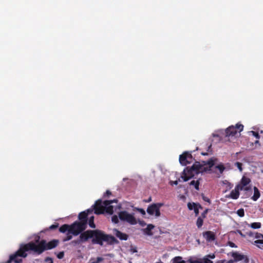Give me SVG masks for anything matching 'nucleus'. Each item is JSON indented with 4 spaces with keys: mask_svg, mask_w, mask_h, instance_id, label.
<instances>
[{
    "mask_svg": "<svg viewBox=\"0 0 263 263\" xmlns=\"http://www.w3.org/2000/svg\"><path fill=\"white\" fill-rule=\"evenodd\" d=\"M217 161V158L213 157L208 161H202L201 163L196 161L191 167H186L183 170L181 177L184 181H187L196 174L210 171Z\"/></svg>",
    "mask_w": 263,
    "mask_h": 263,
    "instance_id": "obj_1",
    "label": "nucleus"
},
{
    "mask_svg": "<svg viewBox=\"0 0 263 263\" xmlns=\"http://www.w3.org/2000/svg\"><path fill=\"white\" fill-rule=\"evenodd\" d=\"M91 242L93 244H98L102 246L103 242H106L108 245L117 244L119 241L113 236L105 233L100 230H91Z\"/></svg>",
    "mask_w": 263,
    "mask_h": 263,
    "instance_id": "obj_2",
    "label": "nucleus"
},
{
    "mask_svg": "<svg viewBox=\"0 0 263 263\" xmlns=\"http://www.w3.org/2000/svg\"><path fill=\"white\" fill-rule=\"evenodd\" d=\"M29 243L31 247V251L40 255L46 250H51L57 247L59 243V241L58 239H53L47 242L46 240L42 239L37 245L33 242H30Z\"/></svg>",
    "mask_w": 263,
    "mask_h": 263,
    "instance_id": "obj_3",
    "label": "nucleus"
},
{
    "mask_svg": "<svg viewBox=\"0 0 263 263\" xmlns=\"http://www.w3.org/2000/svg\"><path fill=\"white\" fill-rule=\"evenodd\" d=\"M117 202V200L116 199L105 200L103 202L100 199L98 200L93 206V210H94L95 213L97 215L103 214L104 212L111 215L114 213V208L110 204Z\"/></svg>",
    "mask_w": 263,
    "mask_h": 263,
    "instance_id": "obj_4",
    "label": "nucleus"
},
{
    "mask_svg": "<svg viewBox=\"0 0 263 263\" xmlns=\"http://www.w3.org/2000/svg\"><path fill=\"white\" fill-rule=\"evenodd\" d=\"M29 251H31V247L29 242L25 245H21L19 249L15 253L11 254L9 257L13 256V259L12 260V262L21 263L22 259L20 257H26L27 255L26 252Z\"/></svg>",
    "mask_w": 263,
    "mask_h": 263,
    "instance_id": "obj_5",
    "label": "nucleus"
},
{
    "mask_svg": "<svg viewBox=\"0 0 263 263\" xmlns=\"http://www.w3.org/2000/svg\"><path fill=\"white\" fill-rule=\"evenodd\" d=\"M163 205L162 203H153L148 206L147 213L150 215H155V217H158L161 215L160 209Z\"/></svg>",
    "mask_w": 263,
    "mask_h": 263,
    "instance_id": "obj_6",
    "label": "nucleus"
},
{
    "mask_svg": "<svg viewBox=\"0 0 263 263\" xmlns=\"http://www.w3.org/2000/svg\"><path fill=\"white\" fill-rule=\"evenodd\" d=\"M119 218L124 221L130 223V224L134 225L137 224V221L133 215L129 214L127 212L121 211L119 213Z\"/></svg>",
    "mask_w": 263,
    "mask_h": 263,
    "instance_id": "obj_7",
    "label": "nucleus"
},
{
    "mask_svg": "<svg viewBox=\"0 0 263 263\" xmlns=\"http://www.w3.org/2000/svg\"><path fill=\"white\" fill-rule=\"evenodd\" d=\"M243 129V125L241 124H236L235 126H230L226 129L227 137L234 136L237 133L241 132Z\"/></svg>",
    "mask_w": 263,
    "mask_h": 263,
    "instance_id": "obj_8",
    "label": "nucleus"
},
{
    "mask_svg": "<svg viewBox=\"0 0 263 263\" xmlns=\"http://www.w3.org/2000/svg\"><path fill=\"white\" fill-rule=\"evenodd\" d=\"M84 224L76 221L70 225L69 233H71L74 236L79 235L81 232L86 229Z\"/></svg>",
    "mask_w": 263,
    "mask_h": 263,
    "instance_id": "obj_9",
    "label": "nucleus"
},
{
    "mask_svg": "<svg viewBox=\"0 0 263 263\" xmlns=\"http://www.w3.org/2000/svg\"><path fill=\"white\" fill-rule=\"evenodd\" d=\"M193 159L192 154L188 152H184L179 156V162L182 165H186L192 163Z\"/></svg>",
    "mask_w": 263,
    "mask_h": 263,
    "instance_id": "obj_10",
    "label": "nucleus"
},
{
    "mask_svg": "<svg viewBox=\"0 0 263 263\" xmlns=\"http://www.w3.org/2000/svg\"><path fill=\"white\" fill-rule=\"evenodd\" d=\"M93 212V209H88L86 211L81 212L78 216L79 219L80 221L79 223L84 224V227L86 228V225L87 223L88 220V215L90 214H92Z\"/></svg>",
    "mask_w": 263,
    "mask_h": 263,
    "instance_id": "obj_11",
    "label": "nucleus"
},
{
    "mask_svg": "<svg viewBox=\"0 0 263 263\" xmlns=\"http://www.w3.org/2000/svg\"><path fill=\"white\" fill-rule=\"evenodd\" d=\"M231 255L233 257L234 262H238L243 260L244 263H249V259L247 255L241 254L237 252H232Z\"/></svg>",
    "mask_w": 263,
    "mask_h": 263,
    "instance_id": "obj_12",
    "label": "nucleus"
},
{
    "mask_svg": "<svg viewBox=\"0 0 263 263\" xmlns=\"http://www.w3.org/2000/svg\"><path fill=\"white\" fill-rule=\"evenodd\" d=\"M203 238L208 242L214 241L216 240V234L212 231H207L202 233Z\"/></svg>",
    "mask_w": 263,
    "mask_h": 263,
    "instance_id": "obj_13",
    "label": "nucleus"
},
{
    "mask_svg": "<svg viewBox=\"0 0 263 263\" xmlns=\"http://www.w3.org/2000/svg\"><path fill=\"white\" fill-rule=\"evenodd\" d=\"M242 190V187H240L239 186H236L234 190L231 192L230 194L228 196V197L233 199H237L239 196V191Z\"/></svg>",
    "mask_w": 263,
    "mask_h": 263,
    "instance_id": "obj_14",
    "label": "nucleus"
},
{
    "mask_svg": "<svg viewBox=\"0 0 263 263\" xmlns=\"http://www.w3.org/2000/svg\"><path fill=\"white\" fill-rule=\"evenodd\" d=\"M91 237H92L91 230H87L80 234L79 239L81 242H83L87 241L89 238H91Z\"/></svg>",
    "mask_w": 263,
    "mask_h": 263,
    "instance_id": "obj_15",
    "label": "nucleus"
},
{
    "mask_svg": "<svg viewBox=\"0 0 263 263\" xmlns=\"http://www.w3.org/2000/svg\"><path fill=\"white\" fill-rule=\"evenodd\" d=\"M114 234L116 235L117 237L119 238L121 240H126L128 238V235L125 233H123L121 231H119L118 229H114Z\"/></svg>",
    "mask_w": 263,
    "mask_h": 263,
    "instance_id": "obj_16",
    "label": "nucleus"
},
{
    "mask_svg": "<svg viewBox=\"0 0 263 263\" xmlns=\"http://www.w3.org/2000/svg\"><path fill=\"white\" fill-rule=\"evenodd\" d=\"M250 182V179L248 178L243 177L241 180L240 184H238L236 186H239L242 187V190L248 191L250 189L249 187H245Z\"/></svg>",
    "mask_w": 263,
    "mask_h": 263,
    "instance_id": "obj_17",
    "label": "nucleus"
},
{
    "mask_svg": "<svg viewBox=\"0 0 263 263\" xmlns=\"http://www.w3.org/2000/svg\"><path fill=\"white\" fill-rule=\"evenodd\" d=\"M154 228V226L152 224H149L147 225V227L145 229H143V233L148 236H151L153 235V233L152 232V229Z\"/></svg>",
    "mask_w": 263,
    "mask_h": 263,
    "instance_id": "obj_18",
    "label": "nucleus"
},
{
    "mask_svg": "<svg viewBox=\"0 0 263 263\" xmlns=\"http://www.w3.org/2000/svg\"><path fill=\"white\" fill-rule=\"evenodd\" d=\"M260 196L259 190L256 187H254V195L252 197V199L254 201H256Z\"/></svg>",
    "mask_w": 263,
    "mask_h": 263,
    "instance_id": "obj_19",
    "label": "nucleus"
},
{
    "mask_svg": "<svg viewBox=\"0 0 263 263\" xmlns=\"http://www.w3.org/2000/svg\"><path fill=\"white\" fill-rule=\"evenodd\" d=\"M69 229H70V225L67 224H64L62 225L59 228V231L62 233H64L67 231V232L69 233Z\"/></svg>",
    "mask_w": 263,
    "mask_h": 263,
    "instance_id": "obj_20",
    "label": "nucleus"
},
{
    "mask_svg": "<svg viewBox=\"0 0 263 263\" xmlns=\"http://www.w3.org/2000/svg\"><path fill=\"white\" fill-rule=\"evenodd\" d=\"M187 262L188 263H203L202 259L196 258L195 257H190Z\"/></svg>",
    "mask_w": 263,
    "mask_h": 263,
    "instance_id": "obj_21",
    "label": "nucleus"
},
{
    "mask_svg": "<svg viewBox=\"0 0 263 263\" xmlns=\"http://www.w3.org/2000/svg\"><path fill=\"white\" fill-rule=\"evenodd\" d=\"M187 208L190 210H192L194 209V207L196 206H199L201 209H202V206L199 203H196L194 202H189L187 204Z\"/></svg>",
    "mask_w": 263,
    "mask_h": 263,
    "instance_id": "obj_22",
    "label": "nucleus"
},
{
    "mask_svg": "<svg viewBox=\"0 0 263 263\" xmlns=\"http://www.w3.org/2000/svg\"><path fill=\"white\" fill-rule=\"evenodd\" d=\"M172 263H186L181 256H176L172 259Z\"/></svg>",
    "mask_w": 263,
    "mask_h": 263,
    "instance_id": "obj_23",
    "label": "nucleus"
},
{
    "mask_svg": "<svg viewBox=\"0 0 263 263\" xmlns=\"http://www.w3.org/2000/svg\"><path fill=\"white\" fill-rule=\"evenodd\" d=\"M248 226L254 229H259L261 226L260 222H253L251 224H248Z\"/></svg>",
    "mask_w": 263,
    "mask_h": 263,
    "instance_id": "obj_24",
    "label": "nucleus"
},
{
    "mask_svg": "<svg viewBox=\"0 0 263 263\" xmlns=\"http://www.w3.org/2000/svg\"><path fill=\"white\" fill-rule=\"evenodd\" d=\"M203 219L204 218H202L200 216H199L196 221V226L198 228H200L203 223Z\"/></svg>",
    "mask_w": 263,
    "mask_h": 263,
    "instance_id": "obj_25",
    "label": "nucleus"
},
{
    "mask_svg": "<svg viewBox=\"0 0 263 263\" xmlns=\"http://www.w3.org/2000/svg\"><path fill=\"white\" fill-rule=\"evenodd\" d=\"M88 224L89 227L91 228H95L96 225L94 223V216H91L89 217V220H88Z\"/></svg>",
    "mask_w": 263,
    "mask_h": 263,
    "instance_id": "obj_26",
    "label": "nucleus"
},
{
    "mask_svg": "<svg viewBox=\"0 0 263 263\" xmlns=\"http://www.w3.org/2000/svg\"><path fill=\"white\" fill-rule=\"evenodd\" d=\"M103 260V258L101 257H98L96 259L95 258H91L90 259V263H100Z\"/></svg>",
    "mask_w": 263,
    "mask_h": 263,
    "instance_id": "obj_27",
    "label": "nucleus"
},
{
    "mask_svg": "<svg viewBox=\"0 0 263 263\" xmlns=\"http://www.w3.org/2000/svg\"><path fill=\"white\" fill-rule=\"evenodd\" d=\"M215 168H217L219 171L220 174H222L224 170H225V167L224 165L221 163L216 165L215 166Z\"/></svg>",
    "mask_w": 263,
    "mask_h": 263,
    "instance_id": "obj_28",
    "label": "nucleus"
},
{
    "mask_svg": "<svg viewBox=\"0 0 263 263\" xmlns=\"http://www.w3.org/2000/svg\"><path fill=\"white\" fill-rule=\"evenodd\" d=\"M190 185H194L196 190L199 189V182L198 180H193L190 182Z\"/></svg>",
    "mask_w": 263,
    "mask_h": 263,
    "instance_id": "obj_29",
    "label": "nucleus"
},
{
    "mask_svg": "<svg viewBox=\"0 0 263 263\" xmlns=\"http://www.w3.org/2000/svg\"><path fill=\"white\" fill-rule=\"evenodd\" d=\"M71 234V233L67 232L66 237L63 239V241L65 242L71 240L72 238Z\"/></svg>",
    "mask_w": 263,
    "mask_h": 263,
    "instance_id": "obj_30",
    "label": "nucleus"
},
{
    "mask_svg": "<svg viewBox=\"0 0 263 263\" xmlns=\"http://www.w3.org/2000/svg\"><path fill=\"white\" fill-rule=\"evenodd\" d=\"M253 244L256 245L257 247H258V248H261V247L260 246V245H259V244H263V237H262V239H258V240H255L254 242H253Z\"/></svg>",
    "mask_w": 263,
    "mask_h": 263,
    "instance_id": "obj_31",
    "label": "nucleus"
},
{
    "mask_svg": "<svg viewBox=\"0 0 263 263\" xmlns=\"http://www.w3.org/2000/svg\"><path fill=\"white\" fill-rule=\"evenodd\" d=\"M237 214L241 217H243L245 215L244 210L242 208L239 209L237 211Z\"/></svg>",
    "mask_w": 263,
    "mask_h": 263,
    "instance_id": "obj_32",
    "label": "nucleus"
},
{
    "mask_svg": "<svg viewBox=\"0 0 263 263\" xmlns=\"http://www.w3.org/2000/svg\"><path fill=\"white\" fill-rule=\"evenodd\" d=\"M202 260L203 263H213V262L206 256L204 257Z\"/></svg>",
    "mask_w": 263,
    "mask_h": 263,
    "instance_id": "obj_33",
    "label": "nucleus"
},
{
    "mask_svg": "<svg viewBox=\"0 0 263 263\" xmlns=\"http://www.w3.org/2000/svg\"><path fill=\"white\" fill-rule=\"evenodd\" d=\"M111 221L115 223H118L119 222L118 217L117 215H114L111 217Z\"/></svg>",
    "mask_w": 263,
    "mask_h": 263,
    "instance_id": "obj_34",
    "label": "nucleus"
},
{
    "mask_svg": "<svg viewBox=\"0 0 263 263\" xmlns=\"http://www.w3.org/2000/svg\"><path fill=\"white\" fill-rule=\"evenodd\" d=\"M235 165L237 167V168L239 169V170L240 172H241L242 171V164L241 163H240L239 162H236L235 163Z\"/></svg>",
    "mask_w": 263,
    "mask_h": 263,
    "instance_id": "obj_35",
    "label": "nucleus"
},
{
    "mask_svg": "<svg viewBox=\"0 0 263 263\" xmlns=\"http://www.w3.org/2000/svg\"><path fill=\"white\" fill-rule=\"evenodd\" d=\"M209 209H205L201 214V215L200 216V217H201L202 218H205L206 216V214H208V212H209Z\"/></svg>",
    "mask_w": 263,
    "mask_h": 263,
    "instance_id": "obj_36",
    "label": "nucleus"
},
{
    "mask_svg": "<svg viewBox=\"0 0 263 263\" xmlns=\"http://www.w3.org/2000/svg\"><path fill=\"white\" fill-rule=\"evenodd\" d=\"M251 133H252V135L256 137L257 139H259L260 137V136L258 134V133L255 131H251Z\"/></svg>",
    "mask_w": 263,
    "mask_h": 263,
    "instance_id": "obj_37",
    "label": "nucleus"
},
{
    "mask_svg": "<svg viewBox=\"0 0 263 263\" xmlns=\"http://www.w3.org/2000/svg\"><path fill=\"white\" fill-rule=\"evenodd\" d=\"M81 243V240H80V239H77V240H72L71 242V244H72V245H73L74 246H76V245H79Z\"/></svg>",
    "mask_w": 263,
    "mask_h": 263,
    "instance_id": "obj_38",
    "label": "nucleus"
},
{
    "mask_svg": "<svg viewBox=\"0 0 263 263\" xmlns=\"http://www.w3.org/2000/svg\"><path fill=\"white\" fill-rule=\"evenodd\" d=\"M200 209L199 206H196L194 207L193 210L194 211L195 216H197L199 214V209Z\"/></svg>",
    "mask_w": 263,
    "mask_h": 263,
    "instance_id": "obj_39",
    "label": "nucleus"
},
{
    "mask_svg": "<svg viewBox=\"0 0 263 263\" xmlns=\"http://www.w3.org/2000/svg\"><path fill=\"white\" fill-rule=\"evenodd\" d=\"M59 223H56L55 224H52L51 226H50L49 228V230H54V229H56L57 228H58L59 227Z\"/></svg>",
    "mask_w": 263,
    "mask_h": 263,
    "instance_id": "obj_40",
    "label": "nucleus"
},
{
    "mask_svg": "<svg viewBox=\"0 0 263 263\" xmlns=\"http://www.w3.org/2000/svg\"><path fill=\"white\" fill-rule=\"evenodd\" d=\"M263 237V235L261 233H255V238H258L259 239H260L262 238Z\"/></svg>",
    "mask_w": 263,
    "mask_h": 263,
    "instance_id": "obj_41",
    "label": "nucleus"
},
{
    "mask_svg": "<svg viewBox=\"0 0 263 263\" xmlns=\"http://www.w3.org/2000/svg\"><path fill=\"white\" fill-rule=\"evenodd\" d=\"M64 252H60L57 254V257L59 259H62L64 257Z\"/></svg>",
    "mask_w": 263,
    "mask_h": 263,
    "instance_id": "obj_42",
    "label": "nucleus"
},
{
    "mask_svg": "<svg viewBox=\"0 0 263 263\" xmlns=\"http://www.w3.org/2000/svg\"><path fill=\"white\" fill-rule=\"evenodd\" d=\"M45 261L48 263H53L52 258L50 257H47L45 259Z\"/></svg>",
    "mask_w": 263,
    "mask_h": 263,
    "instance_id": "obj_43",
    "label": "nucleus"
},
{
    "mask_svg": "<svg viewBox=\"0 0 263 263\" xmlns=\"http://www.w3.org/2000/svg\"><path fill=\"white\" fill-rule=\"evenodd\" d=\"M228 245L231 247V248H237V246L232 241H228Z\"/></svg>",
    "mask_w": 263,
    "mask_h": 263,
    "instance_id": "obj_44",
    "label": "nucleus"
},
{
    "mask_svg": "<svg viewBox=\"0 0 263 263\" xmlns=\"http://www.w3.org/2000/svg\"><path fill=\"white\" fill-rule=\"evenodd\" d=\"M137 211H139L143 215H144L146 214L145 211L143 209L138 208L137 209Z\"/></svg>",
    "mask_w": 263,
    "mask_h": 263,
    "instance_id": "obj_45",
    "label": "nucleus"
},
{
    "mask_svg": "<svg viewBox=\"0 0 263 263\" xmlns=\"http://www.w3.org/2000/svg\"><path fill=\"white\" fill-rule=\"evenodd\" d=\"M255 233H254L253 232H248L247 233V235H248L250 237H255Z\"/></svg>",
    "mask_w": 263,
    "mask_h": 263,
    "instance_id": "obj_46",
    "label": "nucleus"
},
{
    "mask_svg": "<svg viewBox=\"0 0 263 263\" xmlns=\"http://www.w3.org/2000/svg\"><path fill=\"white\" fill-rule=\"evenodd\" d=\"M206 256L208 257L209 258H211V259H214L215 257V255L214 254H209Z\"/></svg>",
    "mask_w": 263,
    "mask_h": 263,
    "instance_id": "obj_47",
    "label": "nucleus"
},
{
    "mask_svg": "<svg viewBox=\"0 0 263 263\" xmlns=\"http://www.w3.org/2000/svg\"><path fill=\"white\" fill-rule=\"evenodd\" d=\"M202 199L204 201L210 203V200L209 198L205 197V196H203Z\"/></svg>",
    "mask_w": 263,
    "mask_h": 263,
    "instance_id": "obj_48",
    "label": "nucleus"
},
{
    "mask_svg": "<svg viewBox=\"0 0 263 263\" xmlns=\"http://www.w3.org/2000/svg\"><path fill=\"white\" fill-rule=\"evenodd\" d=\"M111 195V192H110L109 191L107 190V191H106V192L104 193V197H106V196H109V195Z\"/></svg>",
    "mask_w": 263,
    "mask_h": 263,
    "instance_id": "obj_49",
    "label": "nucleus"
},
{
    "mask_svg": "<svg viewBox=\"0 0 263 263\" xmlns=\"http://www.w3.org/2000/svg\"><path fill=\"white\" fill-rule=\"evenodd\" d=\"M237 232L242 237H245L246 236L240 230H237Z\"/></svg>",
    "mask_w": 263,
    "mask_h": 263,
    "instance_id": "obj_50",
    "label": "nucleus"
},
{
    "mask_svg": "<svg viewBox=\"0 0 263 263\" xmlns=\"http://www.w3.org/2000/svg\"><path fill=\"white\" fill-rule=\"evenodd\" d=\"M170 183H171V185H173V184L177 185L178 183V180H176L175 181H171Z\"/></svg>",
    "mask_w": 263,
    "mask_h": 263,
    "instance_id": "obj_51",
    "label": "nucleus"
},
{
    "mask_svg": "<svg viewBox=\"0 0 263 263\" xmlns=\"http://www.w3.org/2000/svg\"><path fill=\"white\" fill-rule=\"evenodd\" d=\"M225 262H226V260L225 259H223L218 260L215 263H225Z\"/></svg>",
    "mask_w": 263,
    "mask_h": 263,
    "instance_id": "obj_52",
    "label": "nucleus"
},
{
    "mask_svg": "<svg viewBox=\"0 0 263 263\" xmlns=\"http://www.w3.org/2000/svg\"><path fill=\"white\" fill-rule=\"evenodd\" d=\"M131 251L133 252V253H135V252H137V249L135 248H132Z\"/></svg>",
    "mask_w": 263,
    "mask_h": 263,
    "instance_id": "obj_53",
    "label": "nucleus"
},
{
    "mask_svg": "<svg viewBox=\"0 0 263 263\" xmlns=\"http://www.w3.org/2000/svg\"><path fill=\"white\" fill-rule=\"evenodd\" d=\"M211 146H212V145L210 144L209 146H208V152H211L212 150L211 149Z\"/></svg>",
    "mask_w": 263,
    "mask_h": 263,
    "instance_id": "obj_54",
    "label": "nucleus"
},
{
    "mask_svg": "<svg viewBox=\"0 0 263 263\" xmlns=\"http://www.w3.org/2000/svg\"><path fill=\"white\" fill-rule=\"evenodd\" d=\"M152 201V198L150 197L147 200H145V202H149Z\"/></svg>",
    "mask_w": 263,
    "mask_h": 263,
    "instance_id": "obj_55",
    "label": "nucleus"
},
{
    "mask_svg": "<svg viewBox=\"0 0 263 263\" xmlns=\"http://www.w3.org/2000/svg\"><path fill=\"white\" fill-rule=\"evenodd\" d=\"M234 260L233 259H230L226 262V263H234Z\"/></svg>",
    "mask_w": 263,
    "mask_h": 263,
    "instance_id": "obj_56",
    "label": "nucleus"
},
{
    "mask_svg": "<svg viewBox=\"0 0 263 263\" xmlns=\"http://www.w3.org/2000/svg\"><path fill=\"white\" fill-rule=\"evenodd\" d=\"M254 143H255V144H258L259 146L260 145V144L259 142V141H258V140H256V141H255Z\"/></svg>",
    "mask_w": 263,
    "mask_h": 263,
    "instance_id": "obj_57",
    "label": "nucleus"
},
{
    "mask_svg": "<svg viewBox=\"0 0 263 263\" xmlns=\"http://www.w3.org/2000/svg\"><path fill=\"white\" fill-rule=\"evenodd\" d=\"M201 155H203V156H205V155H208V153H203V152H202V153H201Z\"/></svg>",
    "mask_w": 263,
    "mask_h": 263,
    "instance_id": "obj_58",
    "label": "nucleus"
},
{
    "mask_svg": "<svg viewBox=\"0 0 263 263\" xmlns=\"http://www.w3.org/2000/svg\"><path fill=\"white\" fill-rule=\"evenodd\" d=\"M156 263H163V262H156Z\"/></svg>",
    "mask_w": 263,
    "mask_h": 263,
    "instance_id": "obj_59",
    "label": "nucleus"
}]
</instances>
